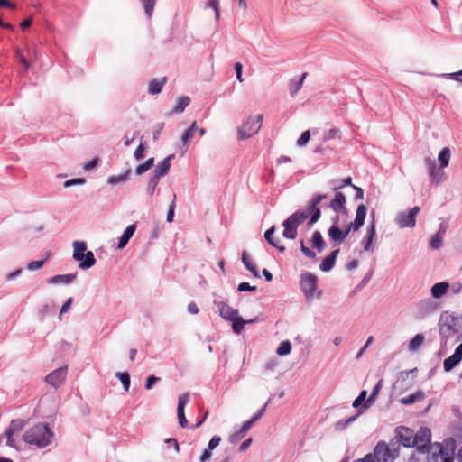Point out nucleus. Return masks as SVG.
I'll return each instance as SVG.
<instances>
[{
  "instance_id": "58836bf2",
  "label": "nucleus",
  "mask_w": 462,
  "mask_h": 462,
  "mask_svg": "<svg viewBox=\"0 0 462 462\" xmlns=\"http://www.w3.org/2000/svg\"><path fill=\"white\" fill-rule=\"evenodd\" d=\"M439 162L441 168H445L448 165L450 160V150L448 147L443 148L439 153Z\"/></svg>"
},
{
  "instance_id": "2eb2a0df",
  "label": "nucleus",
  "mask_w": 462,
  "mask_h": 462,
  "mask_svg": "<svg viewBox=\"0 0 462 462\" xmlns=\"http://www.w3.org/2000/svg\"><path fill=\"white\" fill-rule=\"evenodd\" d=\"M376 237V226H375V218L374 214H372V219L369 226L366 228L365 237L363 241L364 250L366 252L374 251L373 244Z\"/></svg>"
},
{
  "instance_id": "8fccbe9b",
  "label": "nucleus",
  "mask_w": 462,
  "mask_h": 462,
  "mask_svg": "<svg viewBox=\"0 0 462 462\" xmlns=\"http://www.w3.org/2000/svg\"><path fill=\"white\" fill-rule=\"evenodd\" d=\"M367 392L363 390L360 392L359 395L354 400L353 407L359 408L361 405L365 406V402H366Z\"/></svg>"
},
{
  "instance_id": "0e129e2a",
  "label": "nucleus",
  "mask_w": 462,
  "mask_h": 462,
  "mask_svg": "<svg viewBox=\"0 0 462 462\" xmlns=\"http://www.w3.org/2000/svg\"><path fill=\"white\" fill-rule=\"evenodd\" d=\"M427 454L429 455L428 462H438L439 457H440V453H439V448H433V449H431L430 452Z\"/></svg>"
},
{
  "instance_id": "9d476101",
  "label": "nucleus",
  "mask_w": 462,
  "mask_h": 462,
  "mask_svg": "<svg viewBox=\"0 0 462 462\" xmlns=\"http://www.w3.org/2000/svg\"><path fill=\"white\" fill-rule=\"evenodd\" d=\"M420 208L415 206L409 211H402L397 215L396 223L401 228L414 227L416 224V216Z\"/></svg>"
},
{
  "instance_id": "f704fd0d",
  "label": "nucleus",
  "mask_w": 462,
  "mask_h": 462,
  "mask_svg": "<svg viewBox=\"0 0 462 462\" xmlns=\"http://www.w3.org/2000/svg\"><path fill=\"white\" fill-rule=\"evenodd\" d=\"M198 130L197 123L193 122L191 125L183 133L181 141L184 145H188L193 138L195 131Z\"/></svg>"
},
{
  "instance_id": "4c0bfd02",
  "label": "nucleus",
  "mask_w": 462,
  "mask_h": 462,
  "mask_svg": "<svg viewBox=\"0 0 462 462\" xmlns=\"http://www.w3.org/2000/svg\"><path fill=\"white\" fill-rule=\"evenodd\" d=\"M329 184L333 186L334 190L340 189L345 186H353L351 177H347L343 180H331Z\"/></svg>"
},
{
  "instance_id": "1a4fd4ad",
  "label": "nucleus",
  "mask_w": 462,
  "mask_h": 462,
  "mask_svg": "<svg viewBox=\"0 0 462 462\" xmlns=\"http://www.w3.org/2000/svg\"><path fill=\"white\" fill-rule=\"evenodd\" d=\"M434 447L439 448V453H440L442 462H454V453L457 445L453 438H448L445 439L444 445L435 442Z\"/></svg>"
},
{
  "instance_id": "680f3d73",
  "label": "nucleus",
  "mask_w": 462,
  "mask_h": 462,
  "mask_svg": "<svg viewBox=\"0 0 462 462\" xmlns=\"http://www.w3.org/2000/svg\"><path fill=\"white\" fill-rule=\"evenodd\" d=\"M234 69H235V71H236V79L239 82H244V78H243V64L240 63V62H236L235 63V66H234Z\"/></svg>"
},
{
  "instance_id": "4468645a",
  "label": "nucleus",
  "mask_w": 462,
  "mask_h": 462,
  "mask_svg": "<svg viewBox=\"0 0 462 462\" xmlns=\"http://www.w3.org/2000/svg\"><path fill=\"white\" fill-rule=\"evenodd\" d=\"M189 401V393H185L179 396L178 399V406H177V416L179 424L181 428H187L189 426V422L185 416V406Z\"/></svg>"
},
{
  "instance_id": "37998d69",
  "label": "nucleus",
  "mask_w": 462,
  "mask_h": 462,
  "mask_svg": "<svg viewBox=\"0 0 462 462\" xmlns=\"http://www.w3.org/2000/svg\"><path fill=\"white\" fill-rule=\"evenodd\" d=\"M291 351V344L289 340L282 341L278 348L276 349V353L279 356H287Z\"/></svg>"
},
{
  "instance_id": "aec40b11",
  "label": "nucleus",
  "mask_w": 462,
  "mask_h": 462,
  "mask_svg": "<svg viewBox=\"0 0 462 462\" xmlns=\"http://www.w3.org/2000/svg\"><path fill=\"white\" fill-rule=\"evenodd\" d=\"M174 154L168 155L163 161L157 164L156 168L152 171V176L161 179L165 176L171 169V162L174 159Z\"/></svg>"
},
{
  "instance_id": "09e8293b",
  "label": "nucleus",
  "mask_w": 462,
  "mask_h": 462,
  "mask_svg": "<svg viewBox=\"0 0 462 462\" xmlns=\"http://www.w3.org/2000/svg\"><path fill=\"white\" fill-rule=\"evenodd\" d=\"M430 245L434 250L440 248L442 245V236L440 235V231H438L434 236H432L430 241Z\"/></svg>"
},
{
  "instance_id": "c85d7f7f",
  "label": "nucleus",
  "mask_w": 462,
  "mask_h": 462,
  "mask_svg": "<svg viewBox=\"0 0 462 462\" xmlns=\"http://www.w3.org/2000/svg\"><path fill=\"white\" fill-rule=\"evenodd\" d=\"M328 236L336 244H339L345 240L342 229H340L338 226H331L328 229Z\"/></svg>"
},
{
  "instance_id": "39448f33",
  "label": "nucleus",
  "mask_w": 462,
  "mask_h": 462,
  "mask_svg": "<svg viewBox=\"0 0 462 462\" xmlns=\"http://www.w3.org/2000/svg\"><path fill=\"white\" fill-rule=\"evenodd\" d=\"M263 120V115H258L256 117H249L247 121L237 129L239 140H245L257 134Z\"/></svg>"
},
{
  "instance_id": "f3484780",
  "label": "nucleus",
  "mask_w": 462,
  "mask_h": 462,
  "mask_svg": "<svg viewBox=\"0 0 462 462\" xmlns=\"http://www.w3.org/2000/svg\"><path fill=\"white\" fill-rule=\"evenodd\" d=\"M462 360V343L457 346L453 355L444 360L443 368L445 372H450Z\"/></svg>"
},
{
  "instance_id": "49530a36",
  "label": "nucleus",
  "mask_w": 462,
  "mask_h": 462,
  "mask_svg": "<svg viewBox=\"0 0 462 462\" xmlns=\"http://www.w3.org/2000/svg\"><path fill=\"white\" fill-rule=\"evenodd\" d=\"M424 341L422 334H417L409 343V350L415 351Z\"/></svg>"
},
{
  "instance_id": "a19ab883",
  "label": "nucleus",
  "mask_w": 462,
  "mask_h": 462,
  "mask_svg": "<svg viewBox=\"0 0 462 462\" xmlns=\"http://www.w3.org/2000/svg\"><path fill=\"white\" fill-rule=\"evenodd\" d=\"M116 376L121 381L124 390L127 392L131 383L130 374L127 372H117Z\"/></svg>"
},
{
  "instance_id": "4be33fe9",
  "label": "nucleus",
  "mask_w": 462,
  "mask_h": 462,
  "mask_svg": "<svg viewBox=\"0 0 462 462\" xmlns=\"http://www.w3.org/2000/svg\"><path fill=\"white\" fill-rule=\"evenodd\" d=\"M339 249H335L331 251L330 254L322 260L319 265V269L325 273L331 271L336 264Z\"/></svg>"
},
{
  "instance_id": "c03bdc74",
  "label": "nucleus",
  "mask_w": 462,
  "mask_h": 462,
  "mask_svg": "<svg viewBox=\"0 0 462 462\" xmlns=\"http://www.w3.org/2000/svg\"><path fill=\"white\" fill-rule=\"evenodd\" d=\"M26 425V422L24 420H22V419H16V420H12L8 428H10L13 432L15 434L19 431H21Z\"/></svg>"
},
{
  "instance_id": "a878e982",
  "label": "nucleus",
  "mask_w": 462,
  "mask_h": 462,
  "mask_svg": "<svg viewBox=\"0 0 462 462\" xmlns=\"http://www.w3.org/2000/svg\"><path fill=\"white\" fill-rule=\"evenodd\" d=\"M310 242L312 247L315 248L318 253L323 252L326 247V242L324 241L323 236L319 230L313 232Z\"/></svg>"
},
{
  "instance_id": "bb28decb",
  "label": "nucleus",
  "mask_w": 462,
  "mask_h": 462,
  "mask_svg": "<svg viewBox=\"0 0 462 462\" xmlns=\"http://www.w3.org/2000/svg\"><path fill=\"white\" fill-rule=\"evenodd\" d=\"M166 80H167V79L165 77L162 78L161 79H152L149 82V88H148L149 94L157 95V94L161 93L164 84L166 83Z\"/></svg>"
},
{
  "instance_id": "20e7f679",
  "label": "nucleus",
  "mask_w": 462,
  "mask_h": 462,
  "mask_svg": "<svg viewBox=\"0 0 462 462\" xmlns=\"http://www.w3.org/2000/svg\"><path fill=\"white\" fill-rule=\"evenodd\" d=\"M438 325L440 343L445 346L448 341L462 328V317L444 312L440 315Z\"/></svg>"
},
{
  "instance_id": "a18cd8bd",
  "label": "nucleus",
  "mask_w": 462,
  "mask_h": 462,
  "mask_svg": "<svg viewBox=\"0 0 462 462\" xmlns=\"http://www.w3.org/2000/svg\"><path fill=\"white\" fill-rule=\"evenodd\" d=\"M358 415H359V412L356 413V415H353V416L346 419V420H338L335 425L336 430H342L346 429L349 424H351L352 422H354L356 420Z\"/></svg>"
},
{
  "instance_id": "cd10ccee",
  "label": "nucleus",
  "mask_w": 462,
  "mask_h": 462,
  "mask_svg": "<svg viewBox=\"0 0 462 462\" xmlns=\"http://www.w3.org/2000/svg\"><path fill=\"white\" fill-rule=\"evenodd\" d=\"M242 262L244 263V265L245 266V268L250 271L252 273V274L255 277V278H260V273H259V271L255 265V263H254L247 252L244 251L242 253Z\"/></svg>"
},
{
  "instance_id": "ddd939ff",
  "label": "nucleus",
  "mask_w": 462,
  "mask_h": 462,
  "mask_svg": "<svg viewBox=\"0 0 462 462\" xmlns=\"http://www.w3.org/2000/svg\"><path fill=\"white\" fill-rule=\"evenodd\" d=\"M68 374V366L64 365L61 367H59L50 373L46 378L45 381L48 384H50L51 387L58 389L65 381Z\"/></svg>"
},
{
  "instance_id": "c756f323",
  "label": "nucleus",
  "mask_w": 462,
  "mask_h": 462,
  "mask_svg": "<svg viewBox=\"0 0 462 462\" xmlns=\"http://www.w3.org/2000/svg\"><path fill=\"white\" fill-rule=\"evenodd\" d=\"M306 76H307V73L304 72L298 80L295 79L290 80L289 90H290V94L292 97H294L300 91V89L301 88L303 81H304Z\"/></svg>"
},
{
  "instance_id": "412c9836",
  "label": "nucleus",
  "mask_w": 462,
  "mask_h": 462,
  "mask_svg": "<svg viewBox=\"0 0 462 462\" xmlns=\"http://www.w3.org/2000/svg\"><path fill=\"white\" fill-rule=\"evenodd\" d=\"M74 260L79 263V267L81 270H88L96 263V258L92 251H87L83 255H80Z\"/></svg>"
},
{
  "instance_id": "4d7b16f0",
  "label": "nucleus",
  "mask_w": 462,
  "mask_h": 462,
  "mask_svg": "<svg viewBox=\"0 0 462 462\" xmlns=\"http://www.w3.org/2000/svg\"><path fill=\"white\" fill-rule=\"evenodd\" d=\"M310 139V132L309 130L304 131L300 134V138L298 139L297 145L298 146H304V145H306L309 143Z\"/></svg>"
},
{
  "instance_id": "864d4df0",
  "label": "nucleus",
  "mask_w": 462,
  "mask_h": 462,
  "mask_svg": "<svg viewBox=\"0 0 462 462\" xmlns=\"http://www.w3.org/2000/svg\"><path fill=\"white\" fill-rule=\"evenodd\" d=\"M159 181H160L159 179L151 175L149 182H148V186H147V193L149 196H151V197L153 196Z\"/></svg>"
},
{
  "instance_id": "e433bc0d",
  "label": "nucleus",
  "mask_w": 462,
  "mask_h": 462,
  "mask_svg": "<svg viewBox=\"0 0 462 462\" xmlns=\"http://www.w3.org/2000/svg\"><path fill=\"white\" fill-rule=\"evenodd\" d=\"M73 247V259H76L79 256L83 255V254L87 252V244L84 241H74Z\"/></svg>"
},
{
  "instance_id": "de8ad7c7",
  "label": "nucleus",
  "mask_w": 462,
  "mask_h": 462,
  "mask_svg": "<svg viewBox=\"0 0 462 462\" xmlns=\"http://www.w3.org/2000/svg\"><path fill=\"white\" fill-rule=\"evenodd\" d=\"M143 5L144 12L148 17H151L153 13L156 0H140Z\"/></svg>"
},
{
  "instance_id": "7c9ffc66",
  "label": "nucleus",
  "mask_w": 462,
  "mask_h": 462,
  "mask_svg": "<svg viewBox=\"0 0 462 462\" xmlns=\"http://www.w3.org/2000/svg\"><path fill=\"white\" fill-rule=\"evenodd\" d=\"M190 103V98L187 96H182V97H180L178 99H177V104L176 106L173 107V109L171 110V114H180L182 113L185 108L189 105Z\"/></svg>"
},
{
  "instance_id": "9b49d317",
  "label": "nucleus",
  "mask_w": 462,
  "mask_h": 462,
  "mask_svg": "<svg viewBox=\"0 0 462 462\" xmlns=\"http://www.w3.org/2000/svg\"><path fill=\"white\" fill-rule=\"evenodd\" d=\"M367 208L366 206L364 204H360L357 206L356 211V217L353 222H351L346 229L342 230L345 238L349 235L351 230L353 231H358L365 223V219L366 217Z\"/></svg>"
},
{
  "instance_id": "423d86ee",
  "label": "nucleus",
  "mask_w": 462,
  "mask_h": 462,
  "mask_svg": "<svg viewBox=\"0 0 462 462\" xmlns=\"http://www.w3.org/2000/svg\"><path fill=\"white\" fill-rule=\"evenodd\" d=\"M414 447L420 453H430L433 449L434 444H431V431L427 427H420L414 434Z\"/></svg>"
},
{
  "instance_id": "bf43d9fd",
  "label": "nucleus",
  "mask_w": 462,
  "mask_h": 462,
  "mask_svg": "<svg viewBox=\"0 0 462 462\" xmlns=\"http://www.w3.org/2000/svg\"><path fill=\"white\" fill-rule=\"evenodd\" d=\"M237 291L240 292L243 291H255L256 286H252L246 282H242L237 286Z\"/></svg>"
},
{
  "instance_id": "dca6fc26",
  "label": "nucleus",
  "mask_w": 462,
  "mask_h": 462,
  "mask_svg": "<svg viewBox=\"0 0 462 462\" xmlns=\"http://www.w3.org/2000/svg\"><path fill=\"white\" fill-rule=\"evenodd\" d=\"M346 196L342 192H336L333 199L328 205L333 211L347 215L348 210L346 208Z\"/></svg>"
},
{
  "instance_id": "5701e85b",
  "label": "nucleus",
  "mask_w": 462,
  "mask_h": 462,
  "mask_svg": "<svg viewBox=\"0 0 462 462\" xmlns=\"http://www.w3.org/2000/svg\"><path fill=\"white\" fill-rule=\"evenodd\" d=\"M78 273H67V274H57L48 279V283L51 284H69L73 282L77 278Z\"/></svg>"
},
{
  "instance_id": "a211bd4d",
  "label": "nucleus",
  "mask_w": 462,
  "mask_h": 462,
  "mask_svg": "<svg viewBox=\"0 0 462 462\" xmlns=\"http://www.w3.org/2000/svg\"><path fill=\"white\" fill-rule=\"evenodd\" d=\"M214 304L217 307L219 315L226 320H233L238 315V310L230 307L225 301L215 300Z\"/></svg>"
},
{
  "instance_id": "ea45409f",
  "label": "nucleus",
  "mask_w": 462,
  "mask_h": 462,
  "mask_svg": "<svg viewBox=\"0 0 462 462\" xmlns=\"http://www.w3.org/2000/svg\"><path fill=\"white\" fill-rule=\"evenodd\" d=\"M382 384H383V380H379L378 383L374 387L370 396L365 402V408H368L374 402L375 398L377 397V395L382 388Z\"/></svg>"
},
{
  "instance_id": "2f4dec72",
  "label": "nucleus",
  "mask_w": 462,
  "mask_h": 462,
  "mask_svg": "<svg viewBox=\"0 0 462 462\" xmlns=\"http://www.w3.org/2000/svg\"><path fill=\"white\" fill-rule=\"evenodd\" d=\"M425 394L422 391L419 390L414 393H411L406 397H403L400 400V402L403 405H410L417 401L423 400Z\"/></svg>"
},
{
  "instance_id": "393cba45",
  "label": "nucleus",
  "mask_w": 462,
  "mask_h": 462,
  "mask_svg": "<svg viewBox=\"0 0 462 462\" xmlns=\"http://www.w3.org/2000/svg\"><path fill=\"white\" fill-rule=\"evenodd\" d=\"M135 230H136V225L135 224L129 225L125 229L124 233L122 234V236L119 237V240H118V244H117V248L118 249H123V248H125L126 246V245L128 244L129 240L131 239V237L134 234Z\"/></svg>"
},
{
  "instance_id": "13d9d810",
  "label": "nucleus",
  "mask_w": 462,
  "mask_h": 462,
  "mask_svg": "<svg viewBox=\"0 0 462 462\" xmlns=\"http://www.w3.org/2000/svg\"><path fill=\"white\" fill-rule=\"evenodd\" d=\"M246 433H245L244 431H242V430L240 429L239 430L232 433L230 436H229V442L233 443V444H236V442H238L240 439H242L245 435Z\"/></svg>"
},
{
  "instance_id": "6e6552de",
  "label": "nucleus",
  "mask_w": 462,
  "mask_h": 462,
  "mask_svg": "<svg viewBox=\"0 0 462 462\" xmlns=\"http://www.w3.org/2000/svg\"><path fill=\"white\" fill-rule=\"evenodd\" d=\"M300 287L308 300L314 297L318 287V277L310 272H305L300 275Z\"/></svg>"
},
{
  "instance_id": "473e14b6",
  "label": "nucleus",
  "mask_w": 462,
  "mask_h": 462,
  "mask_svg": "<svg viewBox=\"0 0 462 462\" xmlns=\"http://www.w3.org/2000/svg\"><path fill=\"white\" fill-rule=\"evenodd\" d=\"M275 230V226H271L269 229L265 231L264 238L272 246L275 247L279 252L283 253L286 250L285 246L282 245H278L277 243L274 244L272 241Z\"/></svg>"
},
{
  "instance_id": "6ab92c4d",
  "label": "nucleus",
  "mask_w": 462,
  "mask_h": 462,
  "mask_svg": "<svg viewBox=\"0 0 462 462\" xmlns=\"http://www.w3.org/2000/svg\"><path fill=\"white\" fill-rule=\"evenodd\" d=\"M424 162L431 181L439 184L441 181L444 172L437 169L436 162L430 157H426Z\"/></svg>"
},
{
  "instance_id": "5fc2aeb1",
  "label": "nucleus",
  "mask_w": 462,
  "mask_h": 462,
  "mask_svg": "<svg viewBox=\"0 0 462 462\" xmlns=\"http://www.w3.org/2000/svg\"><path fill=\"white\" fill-rule=\"evenodd\" d=\"M85 183H86V179H84V178H74V179H69V180H66L63 183V186H64V188H69V187H72L74 185H83Z\"/></svg>"
},
{
  "instance_id": "e2e57ef3",
  "label": "nucleus",
  "mask_w": 462,
  "mask_h": 462,
  "mask_svg": "<svg viewBox=\"0 0 462 462\" xmlns=\"http://www.w3.org/2000/svg\"><path fill=\"white\" fill-rule=\"evenodd\" d=\"M175 199H176V196L174 195V199L169 206V209H168V213H167L166 220L168 223H171L174 218Z\"/></svg>"
},
{
  "instance_id": "79ce46f5",
  "label": "nucleus",
  "mask_w": 462,
  "mask_h": 462,
  "mask_svg": "<svg viewBox=\"0 0 462 462\" xmlns=\"http://www.w3.org/2000/svg\"><path fill=\"white\" fill-rule=\"evenodd\" d=\"M51 254V253H47L45 259L39 260V261H32V262H30L27 264V269L29 271H35V270L41 269L42 267L44 266V264L46 263V262L50 258Z\"/></svg>"
},
{
  "instance_id": "6e6d98bb",
  "label": "nucleus",
  "mask_w": 462,
  "mask_h": 462,
  "mask_svg": "<svg viewBox=\"0 0 462 462\" xmlns=\"http://www.w3.org/2000/svg\"><path fill=\"white\" fill-rule=\"evenodd\" d=\"M271 400H272V398H269V400L251 417L253 421L256 422L258 420H260L262 418V416L264 414V412L266 411V407L268 406Z\"/></svg>"
},
{
  "instance_id": "c9c22d12",
  "label": "nucleus",
  "mask_w": 462,
  "mask_h": 462,
  "mask_svg": "<svg viewBox=\"0 0 462 462\" xmlns=\"http://www.w3.org/2000/svg\"><path fill=\"white\" fill-rule=\"evenodd\" d=\"M230 321L232 322L233 332L239 335L244 330L245 326V319L237 315L233 320Z\"/></svg>"
},
{
  "instance_id": "f8f14e48",
  "label": "nucleus",
  "mask_w": 462,
  "mask_h": 462,
  "mask_svg": "<svg viewBox=\"0 0 462 462\" xmlns=\"http://www.w3.org/2000/svg\"><path fill=\"white\" fill-rule=\"evenodd\" d=\"M439 309V304L430 298L423 299L416 304V316L420 319L434 313Z\"/></svg>"
},
{
  "instance_id": "f03ea898",
  "label": "nucleus",
  "mask_w": 462,
  "mask_h": 462,
  "mask_svg": "<svg viewBox=\"0 0 462 462\" xmlns=\"http://www.w3.org/2000/svg\"><path fill=\"white\" fill-rule=\"evenodd\" d=\"M400 456L398 445L396 443H386L380 440L374 446L373 452L366 454L363 458L357 459V462H394Z\"/></svg>"
},
{
  "instance_id": "774afa93",
  "label": "nucleus",
  "mask_w": 462,
  "mask_h": 462,
  "mask_svg": "<svg viewBox=\"0 0 462 462\" xmlns=\"http://www.w3.org/2000/svg\"><path fill=\"white\" fill-rule=\"evenodd\" d=\"M442 77L448 79H455L460 81L461 79L459 77H462V69L457 72L443 74Z\"/></svg>"
},
{
  "instance_id": "338daca9",
  "label": "nucleus",
  "mask_w": 462,
  "mask_h": 462,
  "mask_svg": "<svg viewBox=\"0 0 462 462\" xmlns=\"http://www.w3.org/2000/svg\"><path fill=\"white\" fill-rule=\"evenodd\" d=\"M73 302V298H69L64 303L63 305L61 306V309L60 310V319H61V316L68 312L69 310L70 309L71 307V304Z\"/></svg>"
},
{
  "instance_id": "69168bd1",
  "label": "nucleus",
  "mask_w": 462,
  "mask_h": 462,
  "mask_svg": "<svg viewBox=\"0 0 462 462\" xmlns=\"http://www.w3.org/2000/svg\"><path fill=\"white\" fill-rule=\"evenodd\" d=\"M220 441H221V438L219 436H217V435L213 436L208 444V448L210 450H213L219 445Z\"/></svg>"
},
{
  "instance_id": "b1692460",
  "label": "nucleus",
  "mask_w": 462,
  "mask_h": 462,
  "mask_svg": "<svg viewBox=\"0 0 462 462\" xmlns=\"http://www.w3.org/2000/svg\"><path fill=\"white\" fill-rule=\"evenodd\" d=\"M449 283L448 282H440L432 285L430 289L431 297L434 299L442 298L448 291Z\"/></svg>"
},
{
  "instance_id": "052dcab7",
  "label": "nucleus",
  "mask_w": 462,
  "mask_h": 462,
  "mask_svg": "<svg viewBox=\"0 0 462 462\" xmlns=\"http://www.w3.org/2000/svg\"><path fill=\"white\" fill-rule=\"evenodd\" d=\"M159 381H161V378L157 377L154 374H152V375L148 376L147 379H146V383H145V389L146 390H151L152 388V386L156 383H158Z\"/></svg>"
},
{
  "instance_id": "603ef678",
  "label": "nucleus",
  "mask_w": 462,
  "mask_h": 462,
  "mask_svg": "<svg viewBox=\"0 0 462 462\" xmlns=\"http://www.w3.org/2000/svg\"><path fill=\"white\" fill-rule=\"evenodd\" d=\"M206 7L207 8L210 7L214 10L216 21H218L219 16H220L219 0H208V2L206 4Z\"/></svg>"
},
{
  "instance_id": "0eeeda50",
  "label": "nucleus",
  "mask_w": 462,
  "mask_h": 462,
  "mask_svg": "<svg viewBox=\"0 0 462 462\" xmlns=\"http://www.w3.org/2000/svg\"><path fill=\"white\" fill-rule=\"evenodd\" d=\"M390 441L392 443H396V445H398L399 451L401 445H402L405 448H413L414 431L413 430L408 427L398 426L394 430V437Z\"/></svg>"
},
{
  "instance_id": "3c124183",
  "label": "nucleus",
  "mask_w": 462,
  "mask_h": 462,
  "mask_svg": "<svg viewBox=\"0 0 462 462\" xmlns=\"http://www.w3.org/2000/svg\"><path fill=\"white\" fill-rule=\"evenodd\" d=\"M300 251L306 257H308L310 259H316V257H317L316 253L313 250L310 249L308 246H306L304 240L301 239L300 241Z\"/></svg>"
},
{
  "instance_id": "7ed1b4c3",
  "label": "nucleus",
  "mask_w": 462,
  "mask_h": 462,
  "mask_svg": "<svg viewBox=\"0 0 462 462\" xmlns=\"http://www.w3.org/2000/svg\"><path fill=\"white\" fill-rule=\"evenodd\" d=\"M54 434L51 428L44 423H37L25 430L23 435L24 442L38 448H44L51 443Z\"/></svg>"
},
{
  "instance_id": "72a5a7b5",
  "label": "nucleus",
  "mask_w": 462,
  "mask_h": 462,
  "mask_svg": "<svg viewBox=\"0 0 462 462\" xmlns=\"http://www.w3.org/2000/svg\"><path fill=\"white\" fill-rule=\"evenodd\" d=\"M131 174V169H127L124 173L119 175H113L107 179V183L110 185H116L125 182Z\"/></svg>"
},
{
  "instance_id": "f257e3e1",
  "label": "nucleus",
  "mask_w": 462,
  "mask_h": 462,
  "mask_svg": "<svg viewBox=\"0 0 462 462\" xmlns=\"http://www.w3.org/2000/svg\"><path fill=\"white\" fill-rule=\"evenodd\" d=\"M326 198V194H315L308 202L306 210H297L286 218L282 223V226L284 227L282 236L288 239H295L298 235L299 226L308 217H310L308 222L309 227H311L318 222L321 216V211L318 206Z\"/></svg>"
}]
</instances>
